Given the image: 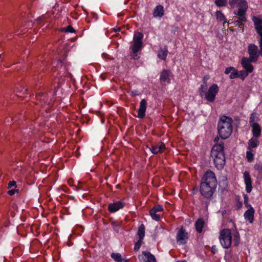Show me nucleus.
<instances>
[{
  "label": "nucleus",
  "mask_w": 262,
  "mask_h": 262,
  "mask_svg": "<svg viewBox=\"0 0 262 262\" xmlns=\"http://www.w3.org/2000/svg\"><path fill=\"white\" fill-rule=\"evenodd\" d=\"M217 180L215 173L211 170H207L201 179L200 191L206 198H211L215 191Z\"/></svg>",
  "instance_id": "1"
},
{
  "label": "nucleus",
  "mask_w": 262,
  "mask_h": 262,
  "mask_svg": "<svg viewBox=\"0 0 262 262\" xmlns=\"http://www.w3.org/2000/svg\"><path fill=\"white\" fill-rule=\"evenodd\" d=\"M229 4L231 8H233L236 5L237 6V9L234 11L235 15L233 19L236 25L243 29L244 24L247 21L246 12L248 8V3L246 0H229Z\"/></svg>",
  "instance_id": "2"
},
{
  "label": "nucleus",
  "mask_w": 262,
  "mask_h": 262,
  "mask_svg": "<svg viewBox=\"0 0 262 262\" xmlns=\"http://www.w3.org/2000/svg\"><path fill=\"white\" fill-rule=\"evenodd\" d=\"M210 157L217 169H222L223 168L225 164L224 144L223 143L214 145L212 147L210 152Z\"/></svg>",
  "instance_id": "3"
},
{
  "label": "nucleus",
  "mask_w": 262,
  "mask_h": 262,
  "mask_svg": "<svg viewBox=\"0 0 262 262\" xmlns=\"http://www.w3.org/2000/svg\"><path fill=\"white\" fill-rule=\"evenodd\" d=\"M233 120L226 116L221 117L217 125V130L220 136L223 139H227L231 135L232 130Z\"/></svg>",
  "instance_id": "4"
},
{
  "label": "nucleus",
  "mask_w": 262,
  "mask_h": 262,
  "mask_svg": "<svg viewBox=\"0 0 262 262\" xmlns=\"http://www.w3.org/2000/svg\"><path fill=\"white\" fill-rule=\"evenodd\" d=\"M143 38V34L140 32H135L133 41V45L130 46L132 52L130 56L134 60H138L139 56L138 55V52L140 51L143 47L142 40Z\"/></svg>",
  "instance_id": "5"
},
{
  "label": "nucleus",
  "mask_w": 262,
  "mask_h": 262,
  "mask_svg": "<svg viewBox=\"0 0 262 262\" xmlns=\"http://www.w3.org/2000/svg\"><path fill=\"white\" fill-rule=\"evenodd\" d=\"M220 243L224 248L230 247L232 243L231 232L229 229H224L220 231L219 237Z\"/></svg>",
  "instance_id": "6"
},
{
  "label": "nucleus",
  "mask_w": 262,
  "mask_h": 262,
  "mask_svg": "<svg viewBox=\"0 0 262 262\" xmlns=\"http://www.w3.org/2000/svg\"><path fill=\"white\" fill-rule=\"evenodd\" d=\"M248 53L249 55V58L253 62H256L259 55L262 56L261 50L260 48V51H258V49L257 46L255 44L251 43L248 46Z\"/></svg>",
  "instance_id": "7"
},
{
  "label": "nucleus",
  "mask_w": 262,
  "mask_h": 262,
  "mask_svg": "<svg viewBox=\"0 0 262 262\" xmlns=\"http://www.w3.org/2000/svg\"><path fill=\"white\" fill-rule=\"evenodd\" d=\"M219 91V86L216 84H212L205 92V98L207 101L212 102L215 100V96Z\"/></svg>",
  "instance_id": "8"
},
{
  "label": "nucleus",
  "mask_w": 262,
  "mask_h": 262,
  "mask_svg": "<svg viewBox=\"0 0 262 262\" xmlns=\"http://www.w3.org/2000/svg\"><path fill=\"white\" fill-rule=\"evenodd\" d=\"M164 209L162 206L157 205L154 206L150 210L149 214L151 218L156 221L160 220L161 216L163 214Z\"/></svg>",
  "instance_id": "9"
},
{
  "label": "nucleus",
  "mask_w": 262,
  "mask_h": 262,
  "mask_svg": "<svg viewBox=\"0 0 262 262\" xmlns=\"http://www.w3.org/2000/svg\"><path fill=\"white\" fill-rule=\"evenodd\" d=\"M189 238L188 232L183 227L178 230L176 236L177 242L179 245H185Z\"/></svg>",
  "instance_id": "10"
},
{
  "label": "nucleus",
  "mask_w": 262,
  "mask_h": 262,
  "mask_svg": "<svg viewBox=\"0 0 262 262\" xmlns=\"http://www.w3.org/2000/svg\"><path fill=\"white\" fill-rule=\"evenodd\" d=\"M244 182L246 185V190L248 193H250L252 190V179L249 171H245L244 173Z\"/></svg>",
  "instance_id": "11"
},
{
  "label": "nucleus",
  "mask_w": 262,
  "mask_h": 262,
  "mask_svg": "<svg viewBox=\"0 0 262 262\" xmlns=\"http://www.w3.org/2000/svg\"><path fill=\"white\" fill-rule=\"evenodd\" d=\"M125 203L122 201H119L113 203H110L108 205V210L111 213H114L120 209L123 208Z\"/></svg>",
  "instance_id": "12"
},
{
  "label": "nucleus",
  "mask_w": 262,
  "mask_h": 262,
  "mask_svg": "<svg viewBox=\"0 0 262 262\" xmlns=\"http://www.w3.org/2000/svg\"><path fill=\"white\" fill-rule=\"evenodd\" d=\"M165 148L166 147L163 142H159L156 144L152 145L151 147L149 148V149L153 154L156 155L159 153L163 152Z\"/></svg>",
  "instance_id": "13"
},
{
  "label": "nucleus",
  "mask_w": 262,
  "mask_h": 262,
  "mask_svg": "<svg viewBox=\"0 0 262 262\" xmlns=\"http://www.w3.org/2000/svg\"><path fill=\"white\" fill-rule=\"evenodd\" d=\"M139 259L141 262H157L155 256L149 252L143 251Z\"/></svg>",
  "instance_id": "14"
},
{
  "label": "nucleus",
  "mask_w": 262,
  "mask_h": 262,
  "mask_svg": "<svg viewBox=\"0 0 262 262\" xmlns=\"http://www.w3.org/2000/svg\"><path fill=\"white\" fill-rule=\"evenodd\" d=\"M252 61L247 57H243L241 60V64L244 69L248 72L251 73L253 71V66L251 64Z\"/></svg>",
  "instance_id": "15"
},
{
  "label": "nucleus",
  "mask_w": 262,
  "mask_h": 262,
  "mask_svg": "<svg viewBox=\"0 0 262 262\" xmlns=\"http://www.w3.org/2000/svg\"><path fill=\"white\" fill-rule=\"evenodd\" d=\"M147 102L145 99H142L140 102V107L138 110L137 117L139 118H143L145 116Z\"/></svg>",
  "instance_id": "16"
},
{
  "label": "nucleus",
  "mask_w": 262,
  "mask_h": 262,
  "mask_svg": "<svg viewBox=\"0 0 262 262\" xmlns=\"http://www.w3.org/2000/svg\"><path fill=\"white\" fill-rule=\"evenodd\" d=\"M254 210L250 206V208L246 211L244 213V217L246 220L249 221L250 223H252L254 221Z\"/></svg>",
  "instance_id": "17"
},
{
  "label": "nucleus",
  "mask_w": 262,
  "mask_h": 262,
  "mask_svg": "<svg viewBox=\"0 0 262 262\" xmlns=\"http://www.w3.org/2000/svg\"><path fill=\"white\" fill-rule=\"evenodd\" d=\"M252 127V133L253 137L258 138L260 137L261 133V128L260 125L258 124H253Z\"/></svg>",
  "instance_id": "18"
},
{
  "label": "nucleus",
  "mask_w": 262,
  "mask_h": 262,
  "mask_svg": "<svg viewBox=\"0 0 262 262\" xmlns=\"http://www.w3.org/2000/svg\"><path fill=\"white\" fill-rule=\"evenodd\" d=\"M257 138H258L253 137L249 140L247 147L248 149L253 150V148H256L259 145V142L257 140Z\"/></svg>",
  "instance_id": "19"
},
{
  "label": "nucleus",
  "mask_w": 262,
  "mask_h": 262,
  "mask_svg": "<svg viewBox=\"0 0 262 262\" xmlns=\"http://www.w3.org/2000/svg\"><path fill=\"white\" fill-rule=\"evenodd\" d=\"M164 8L162 5H158L154 9L153 16L155 17H161L164 15Z\"/></svg>",
  "instance_id": "20"
},
{
  "label": "nucleus",
  "mask_w": 262,
  "mask_h": 262,
  "mask_svg": "<svg viewBox=\"0 0 262 262\" xmlns=\"http://www.w3.org/2000/svg\"><path fill=\"white\" fill-rule=\"evenodd\" d=\"M171 72L169 70H164L160 74V79L162 82H170L169 76Z\"/></svg>",
  "instance_id": "21"
},
{
  "label": "nucleus",
  "mask_w": 262,
  "mask_h": 262,
  "mask_svg": "<svg viewBox=\"0 0 262 262\" xmlns=\"http://www.w3.org/2000/svg\"><path fill=\"white\" fill-rule=\"evenodd\" d=\"M205 225V222L202 218H199L195 223V228L198 233H201L203 231V228Z\"/></svg>",
  "instance_id": "22"
},
{
  "label": "nucleus",
  "mask_w": 262,
  "mask_h": 262,
  "mask_svg": "<svg viewBox=\"0 0 262 262\" xmlns=\"http://www.w3.org/2000/svg\"><path fill=\"white\" fill-rule=\"evenodd\" d=\"M111 256L116 262H129L128 259L122 258L121 255L119 253H112Z\"/></svg>",
  "instance_id": "23"
},
{
  "label": "nucleus",
  "mask_w": 262,
  "mask_h": 262,
  "mask_svg": "<svg viewBox=\"0 0 262 262\" xmlns=\"http://www.w3.org/2000/svg\"><path fill=\"white\" fill-rule=\"evenodd\" d=\"M168 54L167 47L165 46L163 49H160L158 53V57L160 59L165 60Z\"/></svg>",
  "instance_id": "24"
},
{
  "label": "nucleus",
  "mask_w": 262,
  "mask_h": 262,
  "mask_svg": "<svg viewBox=\"0 0 262 262\" xmlns=\"http://www.w3.org/2000/svg\"><path fill=\"white\" fill-rule=\"evenodd\" d=\"M254 169L256 171V178L257 179L262 178V164L256 163L254 166Z\"/></svg>",
  "instance_id": "25"
},
{
  "label": "nucleus",
  "mask_w": 262,
  "mask_h": 262,
  "mask_svg": "<svg viewBox=\"0 0 262 262\" xmlns=\"http://www.w3.org/2000/svg\"><path fill=\"white\" fill-rule=\"evenodd\" d=\"M215 16L218 20L223 21L224 25L227 23L225 16L221 11H216L215 13Z\"/></svg>",
  "instance_id": "26"
},
{
  "label": "nucleus",
  "mask_w": 262,
  "mask_h": 262,
  "mask_svg": "<svg viewBox=\"0 0 262 262\" xmlns=\"http://www.w3.org/2000/svg\"><path fill=\"white\" fill-rule=\"evenodd\" d=\"M137 234L139 236V239H143L145 236V226L143 224L138 227Z\"/></svg>",
  "instance_id": "27"
},
{
  "label": "nucleus",
  "mask_w": 262,
  "mask_h": 262,
  "mask_svg": "<svg viewBox=\"0 0 262 262\" xmlns=\"http://www.w3.org/2000/svg\"><path fill=\"white\" fill-rule=\"evenodd\" d=\"M253 150L248 149L246 152V158L248 162H251L254 160V154Z\"/></svg>",
  "instance_id": "28"
},
{
  "label": "nucleus",
  "mask_w": 262,
  "mask_h": 262,
  "mask_svg": "<svg viewBox=\"0 0 262 262\" xmlns=\"http://www.w3.org/2000/svg\"><path fill=\"white\" fill-rule=\"evenodd\" d=\"M227 0H215V5L219 7H226L227 5Z\"/></svg>",
  "instance_id": "29"
},
{
  "label": "nucleus",
  "mask_w": 262,
  "mask_h": 262,
  "mask_svg": "<svg viewBox=\"0 0 262 262\" xmlns=\"http://www.w3.org/2000/svg\"><path fill=\"white\" fill-rule=\"evenodd\" d=\"M239 234L237 231H235L233 233V242L235 246H237L239 244Z\"/></svg>",
  "instance_id": "30"
},
{
  "label": "nucleus",
  "mask_w": 262,
  "mask_h": 262,
  "mask_svg": "<svg viewBox=\"0 0 262 262\" xmlns=\"http://www.w3.org/2000/svg\"><path fill=\"white\" fill-rule=\"evenodd\" d=\"M249 73H250L246 70L240 71L238 72L239 77H240L242 80H244L248 76Z\"/></svg>",
  "instance_id": "31"
},
{
  "label": "nucleus",
  "mask_w": 262,
  "mask_h": 262,
  "mask_svg": "<svg viewBox=\"0 0 262 262\" xmlns=\"http://www.w3.org/2000/svg\"><path fill=\"white\" fill-rule=\"evenodd\" d=\"M229 77L230 79H234L239 77L238 71L233 68V70L231 71Z\"/></svg>",
  "instance_id": "32"
},
{
  "label": "nucleus",
  "mask_w": 262,
  "mask_h": 262,
  "mask_svg": "<svg viewBox=\"0 0 262 262\" xmlns=\"http://www.w3.org/2000/svg\"><path fill=\"white\" fill-rule=\"evenodd\" d=\"M256 114H257L256 113H252L251 114L250 119H249V123H250V126H251L253 124H258V123H256L255 122V119Z\"/></svg>",
  "instance_id": "33"
},
{
  "label": "nucleus",
  "mask_w": 262,
  "mask_h": 262,
  "mask_svg": "<svg viewBox=\"0 0 262 262\" xmlns=\"http://www.w3.org/2000/svg\"><path fill=\"white\" fill-rule=\"evenodd\" d=\"M142 241L143 239H139V240L135 243L134 247V250L135 251H138L139 250L143 243Z\"/></svg>",
  "instance_id": "34"
},
{
  "label": "nucleus",
  "mask_w": 262,
  "mask_h": 262,
  "mask_svg": "<svg viewBox=\"0 0 262 262\" xmlns=\"http://www.w3.org/2000/svg\"><path fill=\"white\" fill-rule=\"evenodd\" d=\"M63 30L65 32L74 33L75 32V29L71 25H69L66 28H63Z\"/></svg>",
  "instance_id": "35"
},
{
  "label": "nucleus",
  "mask_w": 262,
  "mask_h": 262,
  "mask_svg": "<svg viewBox=\"0 0 262 262\" xmlns=\"http://www.w3.org/2000/svg\"><path fill=\"white\" fill-rule=\"evenodd\" d=\"M207 89V84H204L203 85H202L199 89V93L200 95L202 96L203 93L205 94V90Z\"/></svg>",
  "instance_id": "36"
},
{
  "label": "nucleus",
  "mask_w": 262,
  "mask_h": 262,
  "mask_svg": "<svg viewBox=\"0 0 262 262\" xmlns=\"http://www.w3.org/2000/svg\"><path fill=\"white\" fill-rule=\"evenodd\" d=\"M242 202L239 201V199H237L235 208L236 210L239 209L242 206Z\"/></svg>",
  "instance_id": "37"
},
{
  "label": "nucleus",
  "mask_w": 262,
  "mask_h": 262,
  "mask_svg": "<svg viewBox=\"0 0 262 262\" xmlns=\"http://www.w3.org/2000/svg\"><path fill=\"white\" fill-rule=\"evenodd\" d=\"M18 189H12L8 191V194L10 195H13L15 194V192H18Z\"/></svg>",
  "instance_id": "38"
},
{
  "label": "nucleus",
  "mask_w": 262,
  "mask_h": 262,
  "mask_svg": "<svg viewBox=\"0 0 262 262\" xmlns=\"http://www.w3.org/2000/svg\"><path fill=\"white\" fill-rule=\"evenodd\" d=\"M37 100L39 101L41 105H43L46 103L45 97H43V98L39 97L38 99H37Z\"/></svg>",
  "instance_id": "39"
},
{
  "label": "nucleus",
  "mask_w": 262,
  "mask_h": 262,
  "mask_svg": "<svg viewBox=\"0 0 262 262\" xmlns=\"http://www.w3.org/2000/svg\"><path fill=\"white\" fill-rule=\"evenodd\" d=\"M233 70V67H228V68H227L226 69H225V73L226 74H229L231 72V71Z\"/></svg>",
  "instance_id": "40"
},
{
  "label": "nucleus",
  "mask_w": 262,
  "mask_h": 262,
  "mask_svg": "<svg viewBox=\"0 0 262 262\" xmlns=\"http://www.w3.org/2000/svg\"><path fill=\"white\" fill-rule=\"evenodd\" d=\"M130 95L133 97H135L136 96H138L139 95V92L137 90L131 91Z\"/></svg>",
  "instance_id": "41"
},
{
  "label": "nucleus",
  "mask_w": 262,
  "mask_h": 262,
  "mask_svg": "<svg viewBox=\"0 0 262 262\" xmlns=\"http://www.w3.org/2000/svg\"><path fill=\"white\" fill-rule=\"evenodd\" d=\"M16 186V182L14 181H10L8 184V188H10L13 186Z\"/></svg>",
  "instance_id": "42"
},
{
  "label": "nucleus",
  "mask_w": 262,
  "mask_h": 262,
  "mask_svg": "<svg viewBox=\"0 0 262 262\" xmlns=\"http://www.w3.org/2000/svg\"><path fill=\"white\" fill-rule=\"evenodd\" d=\"M244 203L246 206L248 205V197L247 195H244Z\"/></svg>",
  "instance_id": "43"
},
{
  "label": "nucleus",
  "mask_w": 262,
  "mask_h": 262,
  "mask_svg": "<svg viewBox=\"0 0 262 262\" xmlns=\"http://www.w3.org/2000/svg\"><path fill=\"white\" fill-rule=\"evenodd\" d=\"M217 252V249L215 246H212L211 247V252L215 254Z\"/></svg>",
  "instance_id": "44"
},
{
  "label": "nucleus",
  "mask_w": 262,
  "mask_h": 262,
  "mask_svg": "<svg viewBox=\"0 0 262 262\" xmlns=\"http://www.w3.org/2000/svg\"><path fill=\"white\" fill-rule=\"evenodd\" d=\"M209 77L208 76H204L203 77V81L204 84H207L206 83V81L209 79Z\"/></svg>",
  "instance_id": "45"
},
{
  "label": "nucleus",
  "mask_w": 262,
  "mask_h": 262,
  "mask_svg": "<svg viewBox=\"0 0 262 262\" xmlns=\"http://www.w3.org/2000/svg\"><path fill=\"white\" fill-rule=\"evenodd\" d=\"M44 97V94L43 93H39L37 96H36V97H37V99H38L39 97Z\"/></svg>",
  "instance_id": "46"
},
{
  "label": "nucleus",
  "mask_w": 262,
  "mask_h": 262,
  "mask_svg": "<svg viewBox=\"0 0 262 262\" xmlns=\"http://www.w3.org/2000/svg\"><path fill=\"white\" fill-rule=\"evenodd\" d=\"M218 140H219V138H215V139H214L215 141H217Z\"/></svg>",
  "instance_id": "47"
},
{
  "label": "nucleus",
  "mask_w": 262,
  "mask_h": 262,
  "mask_svg": "<svg viewBox=\"0 0 262 262\" xmlns=\"http://www.w3.org/2000/svg\"><path fill=\"white\" fill-rule=\"evenodd\" d=\"M177 262H186V260H181V261H178Z\"/></svg>",
  "instance_id": "48"
}]
</instances>
